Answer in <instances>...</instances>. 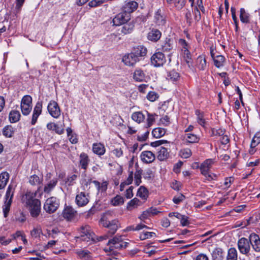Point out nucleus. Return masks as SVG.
Returning a JSON list of instances; mask_svg holds the SVG:
<instances>
[{
  "label": "nucleus",
  "mask_w": 260,
  "mask_h": 260,
  "mask_svg": "<svg viewBox=\"0 0 260 260\" xmlns=\"http://www.w3.org/2000/svg\"><path fill=\"white\" fill-rule=\"evenodd\" d=\"M92 151L94 153L101 156L105 154L106 149L103 144L101 143H93L92 145Z\"/></svg>",
  "instance_id": "22"
},
{
  "label": "nucleus",
  "mask_w": 260,
  "mask_h": 260,
  "mask_svg": "<svg viewBox=\"0 0 260 260\" xmlns=\"http://www.w3.org/2000/svg\"><path fill=\"white\" fill-rule=\"evenodd\" d=\"M32 105V98L30 95L24 96L21 100V106Z\"/></svg>",
  "instance_id": "55"
},
{
  "label": "nucleus",
  "mask_w": 260,
  "mask_h": 260,
  "mask_svg": "<svg viewBox=\"0 0 260 260\" xmlns=\"http://www.w3.org/2000/svg\"><path fill=\"white\" fill-rule=\"evenodd\" d=\"M133 78L136 81L142 82L145 80V74L141 69H137L133 74Z\"/></svg>",
  "instance_id": "26"
},
{
  "label": "nucleus",
  "mask_w": 260,
  "mask_h": 260,
  "mask_svg": "<svg viewBox=\"0 0 260 260\" xmlns=\"http://www.w3.org/2000/svg\"><path fill=\"white\" fill-rule=\"evenodd\" d=\"M169 156V152L167 148L161 147L158 151L157 158L160 161L166 160Z\"/></svg>",
  "instance_id": "28"
},
{
  "label": "nucleus",
  "mask_w": 260,
  "mask_h": 260,
  "mask_svg": "<svg viewBox=\"0 0 260 260\" xmlns=\"http://www.w3.org/2000/svg\"><path fill=\"white\" fill-rule=\"evenodd\" d=\"M23 200L28 207L31 215L34 217H37L41 211V202L34 198L33 193L27 192L23 197Z\"/></svg>",
  "instance_id": "1"
},
{
  "label": "nucleus",
  "mask_w": 260,
  "mask_h": 260,
  "mask_svg": "<svg viewBox=\"0 0 260 260\" xmlns=\"http://www.w3.org/2000/svg\"><path fill=\"white\" fill-rule=\"evenodd\" d=\"M59 205V200L52 197L46 200L44 205V209L48 213H52L58 209Z\"/></svg>",
  "instance_id": "7"
},
{
  "label": "nucleus",
  "mask_w": 260,
  "mask_h": 260,
  "mask_svg": "<svg viewBox=\"0 0 260 260\" xmlns=\"http://www.w3.org/2000/svg\"><path fill=\"white\" fill-rule=\"evenodd\" d=\"M43 177L37 175H33L29 178V183L32 186H37L42 183Z\"/></svg>",
  "instance_id": "30"
},
{
  "label": "nucleus",
  "mask_w": 260,
  "mask_h": 260,
  "mask_svg": "<svg viewBox=\"0 0 260 260\" xmlns=\"http://www.w3.org/2000/svg\"><path fill=\"white\" fill-rule=\"evenodd\" d=\"M47 109L49 114L53 117L58 118L60 116L61 111L58 104L55 101H50L48 105Z\"/></svg>",
  "instance_id": "9"
},
{
  "label": "nucleus",
  "mask_w": 260,
  "mask_h": 260,
  "mask_svg": "<svg viewBox=\"0 0 260 260\" xmlns=\"http://www.w3.org/2000/svg\"><path fill=\"white\" fill-rule=\"evenodd\" d=\"M161 36V32L158 29H152L147 35V39L154 42H157L159 40Z\"/></svg>",
  "instance_id": "21"
},
{
  "label": "nucleus",
  "mask_w": 260,
  "mask_h": 260,
  "mask_svg": "<svg viewBox=\"0 0 260 260\" xmlns=\"http://www.w3.org/2000/svg\"><path fill=\"white\" fill-rule=\"evenodd\" d=\"M142 170L141 169L137 170L135 173V184L138 186L141 182V175Z\"/></svg>",
  "instance_id": "52"
},
{
  "label": "nucleus",
  "mask_w": 260,
  "mask_h": 260,
  "mask_svg": "<svg viewBox=\"0 0 260 260\" xmlns=\"http://www.w3.org/2000/svg\"><path fill=\"white\" fill-rule=\"evenodd\" d=\"M106 0H92L88 3V6L90 7H96L100 6L105 2Z\"/></svg>",
  "instance_id": "58"
},
{
  "label": "nucleus",
  "mask_w": 260,
  "mask_h": 260,
  "mask_svg": "<svg viewBox=\"0 0 260 260\" xmlns=\"http://www.w3.org/2000/svg\"><path fill=\"white\" fill-rule=\"evenodd\" d=\"M139 61L138 58L132 52L125 54L122 57V61L124 64L129 67H133Z\"/></svg>",
  "instance_id": "13"
},
{
  "label": "nucleus",
  "mask_w": 260,
  "mask_h": 260,
  "mask_svg": "<svg viewBox=\"0 0 260 260\" xmlns=\"http://www.w3.org/2000/svg\"><path fill=\"white\" fill-rule=\"evenodd\" d=\"M80 229L82 240L87 242L89 241L90 240H94V234L91 231L90 228L88 225L82 226Z\"/></svg>",
  "instance_id": "11"
},
{
  "label": "nucleus",
  "mask_w": 260,
  "mask_h": 260,
  "mask_svg": "<svg viewBox=\"0 0 260 260\" xmlns=\"http://www.w3.org/2000/svg\"><path fill=\"white\" fill-rule=\"evenodd\" d=\"M112 152L113 155L118 158H119L123 155V151L121 148H115Z\"/></svg>",
  "instance_id": "64"
},
{
  "label": "nucleus",
  "mask_w": 260,
  "mask_h": 260,
  "mask_svg": "<svg viewBox=\"0 0 260 260\" xmlns=\"http://www.w3.org/2000/svg\"><path fill=\"white\" fill-rule=\"evenodd\" d=\"M109 215L110 214L107 213L104 215L101 218L100 222L103 226L109 229L108 234L109 236H112L120 227V223L117 219L109 220L108 217Z\"/></svg>",
  "instance_id": "3"
},
{
  "label": "nucleus",
  "mask_w": 260,
  "mask_h": 260,
  "mask_svg": "<svg viewBox=\"0 0 260 260\" xmlns=\"http://www.w3.org/2000/svg\"><path fill=\"white\" fill-rule=\"evenodd\" d=\"M123 26L121 28V32L126 35L131 33L134 27V25L132 22L125 23L123 24Z\"/></svg>",
  "instance_id": "37"
},
{
  "label": "nucleus",
  "mask_w": 260,
  "mask_h": 260,
  "mask_svg": "<svg viewBox=\"0 0 260 260\" xmlns=\"http://www.w3.org/2000/svg\"><path fill=\"white\" fill-rule=\"evenodd\" d=\"M131 19L130 14L125 13L124 11L118 14L113 19V24L118 26L125 23Z\"/></svg>",
  "instance_id": "8"
},
{
  "label": "nucleus",
  "mask_w": 260,
  "mask_h": 260,
  "mask_svg": "<svg viewBox=\"0 0 260 260\" xmlns=\"http://www.w3.org/2000/svg\"><path fill=\"white\" fill-rule=\"evenodd\" d=\"M180 44L182 46V51L183 53L184 58L186 62L189 63L191 59V55L187 47V44L184 39H180L179 41Z\"/></svg>",
  "instance_id": "17"
},
{
  "label": "nucleus",
  "mask_w": 260,
  "mask_h": 260,
  "mask_svg": "<svg viewBox=\"0 0 260 260\" xmlns=\"http://www.w3.org/2000/svg\"><path fill=\"white\" fill-rule=\"evenodd\" d=\"M196 114L197 116V122L198 123L202 126L205 127L206 125V121L204 118V114L202 112H201L199 110H196Z\"/></svg>",
  "instance_id": "41"
},
{
  "label": "nucleus",
  "mask_w": 260,
  "mask_h": 260,
  "mask_svg": "<svg viewBox=\"0 0 260 260\" xmlns=\"http://www.w3.org/2000/svg\"><path fill=\"white\" fill-rule=\"evenodd\" d=\"M148 100L150 102H154L159 98V95L157 93L154 91H149L146 96Z\"/></svg>",
  "instance_id": "54"
},
{
  "label": "nucleus",
  "mask_w": 260,
  "mask_h": 260,
  "mask_svg": "<svg viewBox=\"0 0 260 260\" xmlns=\"http://www.w3.org/2000/svg\"><path fill=\"white\" fill-rule=\"evenodd\" d=\"M42 111V103L41 102H38L33 110L31 124L32 125H35L37 121L38 118L40 115Z\"/></svg>",
  "instance_id": "14"
},
{
  "label": "nucleus",
  "mask_w": 260,
  "mask_h": 260,
  "mask_svg": "<svg viewBox=\"0 0 260 260\" xmlns=\"http://www.w3.org/2000/svg\"><path fill=\"white\" fill-rule=\"evenodd\" d=\"M145 118V114L141 111L135 112L132 115V119L139 123L143 122Z\"/></svg>",
  "instance_id": "27"
},
{
  "label": "nucleus",
  "mask_w": 260,
  "mask_h": 260,
  "mask_svg": "<svg viewBox=\"0 0 260 260\" xmlns=\"http://www.w3.org/2000/svg\"><path fill=\"white\" fill-rule=\"evenodd\" d=\"M145 113L147 115L146 119L147 126V127H150L155 122L156 117L157 116V115L156 114L149 113L147 111H146Z\"/></svg>",
  "instance_id": "44"
},
{
  "label": "nucleus",
  "mask_w": 260,
  "mask_h": 260,
  "mask_svg": "<svg viewBox=\"0 0 260 260\" xmlns=\"http://www.w3.org/2000/svg\"><path fill=\"white\" fill-rule=\"evenodd\" d=\"M138 7V3L134 1H128L126 2L123 7L122 10L125 13L130 14L135 11Z\"/></svg>",
  "instance_id": "16"
},
{
  "label": "nucleus",
  "mask_w": 260,
  "mask_h": 260,
  "mask_svg": "<svg viewBox=\"0 0 260 260\" xmlns=\"http://www.w3.org/2000/svg\"><path fill=\"white\" fill-rule=\"evenodd\" d=\"M250 243L252 249L256 252H260V238L255 233H251L249 236Z\"/></svg>",
  "instance_id": "12"
},
{
  "label": "nucleus",
  "mask_w": 260,
  "mask_h": 260,
  "mask_svg": "<svg viewBox=\"0 0 260 260\" xmlns=\"http://www.w3.org/2000/svg\"><path fill=\"white\" fill-rule=\"evenodd\" d=\"M144 228L149 229V228L147 226L141 223L140 224H137L136 226H134V225L127 226L124 230V231L128 232L131 231H140Z\"/></svg>",
  "instance_id": "46"
},
{
  "label": "nucleus",
  "mask_w": 260,
  "mask_h": 260,
  "mask_svg": "<svg viewBox=\"0 0 260 260\" xmlns=\"http://www.w3.org/2000/svg\"><path fill=\"white\" fill-rule=\"evenodd\" d=\"M249 14L246 12L244 8L240 10V19L242 22L247 23L249 22Z\"/></svg>",
  "instance_id": "36"
},
{
  "label": "nucleus",
  "mask_w": 260,
  "mask_h": 260,
  "mask_svg": "<svg viewBox=\"0 0 260 260\" xmlns=\"http://www.w3.org/2000/svg\"><path fill=\"white\" fill-rule=\"evenodd\" d=\"M137 196L142 199L145 200L148 196V190L144 186H141L138 190Z\"/></svg>",
  "instance_id": "42"
},
{
  "label": "nucleus",
  "mask_w": 260,
  "mask_h": 260,
  "mask_svg": "<svg viewBox=\"0 0 260 260\" xmlns=\"http://www.w3.org/2000/svg\"><path fill=\"white\" fill-rule=\"evenodd\" d=\"M128 243L123 241L121 236H116L110 239L107 244V247L104 249L106 252L114 253L118 250L125 248Z\"/></svg>",
  "instance_id": "2"
},
{
  "label": "nucleus",
  "mask_w": 260,
  "mask_h": 260,
  "mask_svg": "<svg viewBox=\"0 0 260 260\" xmlns=\"http://www.w3.org/2000/svg\"><path fill=\"white\" fill-rule=\"evenodd\" d=\"M140 205V200L135 198L133 200H131L127 205V209L128 210H132L133 209L137 207L138 206Z\"/></svg>",
  "instance_id": "43"
},
{
  "label": "nucleus",
  "mask_w": 260,
  "mask_h": 260,
  "mask_svg": "<svg viewBox=\"0 0 260 260\" xmlns=\"http://www.w3.org/2000/svg\"><path fill=\"white\" fill-rule=\"evenodd\" d=\"M160 122L165 126H168L171 123L170 118L168 116L165 115L160 118Z\"/></svg>",
  "instance_id": "61"
},
{
  "label": "nucleus",
  "mask_w": 260,
  "mask_h": 260,
  "mask_svg": "<svg viewBox=\"0 0 260 260\" xmlns=\"http://www.w3.org/2000/svg\"><path fill=\"white\" fill-rule=\"evenodd\" d=\"M166 129L161 127L154 128L152 132V135L154 138H159L165 135Z\"/></svg>",
  "instance_id": "40"
},
{
  "label": "nucleus",
  "mask_w": 260,
  "mask_h": 260,
  "mask_svg": "<svg viewBox=\"0 0 260 260\" xmlns=\"http://www.w3.org/2000/svg\"><path fill=\"white\" fill-rule=\"evenodd\" d=\"M185 199V196L182 194L175 196L173 199V201L175 204H178Z\"/></svg>",
  "instance_id": "62"
},
{
  "label": "nucleus",
  "mask_w": 260,
  "mask_h": 260,
  "mask_svg": "<svg viewBox=\"0 0 260 260\" xmlns=\"http://www.w3.org/2000/svg\"><path fill=\"white\" fill-rule=\"evenodd\" d=\"M77 254L82 260H88L91 258V253L87 250L78 251L77 252Z\"/></svg>",
  "instance_id": "35"
},
{
  "label": "nucleus",
  "mask_w": 260,
  "mask_h": 260,
  "mask_svg": "<svg viewBox=\"0 0 260 260\" xmlns=\"http://www.w3.org/2000/svg\"><path fill=\"white\" fill-rule=\"evenodd\" d=\"M197 66L198 68L201 70H204L206 67V60L202 56H199L197 58Z\"/></svg>",
  "instance_id": "50"
},
{
  "label": "nucleus",
  "mask_w": 260,
  "mask_h": 260,
  "mask_svg": "<svg viewBox=\"0 0 260 260\" xmlns=\"http://www.w3.org/2000/svg\"><path fill=\"white\" fill-rule=\"evenodd\" d=\"M200 137L196 135L188 133L186 135L185 141L188 143H194L199 142Z\"/></svg>",
  "instance_id": "34"
},
{
  "label": "nucleus",
  "mask_w": 260,
  "mask_h": 260,
  "mask_svg": "<svg viewBox=\"0 0 260 260\" xmlns=\"http://www.w3.org/2000/svg\"><path fill=\"white\" fill-rule=\"evenodd\" d=\"M9 179V174L6 172H2L0 174V189L4 188Z\"/></svg>",
  "instance_id": "31"
},
{
  "label": "nucleus",
  "mask_w": 260,
  "mask_h": 260,
  "mask_svg": "<svg viewBox=\"0 0 260 260\" xmlns=\"http://www.w3.org/2000/svg\"><path fill=\"white\" fill-rule=\"evenodd\" d=\"M224 134V131L221 128L216 129L213 128L211 129V135L216 136H221Z\"/></svg>",
  "instance_id": "59"
},
{
  "label": "nucleus",
  "mask_w": 260,
  "mask_h": 260,
  "mask_svg": "<svg viewBox=\"0 0 260 260\" xmlns=\"http://www.w3.org/2000/svg\"><path fill=\"white\" fill-rule=\"evenodd\" d=\"M155 236L154 232H144L140 234L139 238L141 240H144Z\"/></svg>",
  "instance_id": "53"
},
{
  "label": "nucleus",
  "mask_w": 260,
  "mask_h": 260,
  "mask_svg": "<svg viewBox=\"0 0 260 260\" xmlns=\"http://www.w3.org/2000/svg\"><path fill=\"white\" fill-rule=\"evenodd\" d=\"M173 41L169 38H166L164 44L162 45L164 51H169L173 48Z\"/></svg>",
  "instance_id": "49"
},
{
  "label": "nucleus",
  "mask_w": 260,
  "mask_h": 260,
  "mask_svg": "<svg viewBox=\"0 0 260 260\" xmlns=\"http://www.w3.org/2000/svg\"><path fill=\"white\" fill-rule=\"evenodd\" d=\"M141 160L146 164L153 162L155 159V155L150 151H144L140 155Z\"/></svg>",
  "instance_id": "15"
},
{
  "label": "nucleus",
  "mask_w": 260,
  "mask_h": 260,
  "mask_svg": "<svg viewBox=\"0 0 260 260\" xmlns=\"http://www.w3.org/2000/svg\"><path fill=\"white\" fill-rule=\"evenodd\" d=\"M260 143V131H258L255 133L254 137L252 138L251 143V146L256 147L258 144Z\"/></svg>",
  "instance_id": "51"
},
{
  "label": "nucleus",
  "mask_w": 260,
  "mask_h": 260,
  "mask_svg": "<svg viewBox=\"0 0 260 260\" xmlns=\"http://www.w3.org/2000/svg\"><path fill=\"white\" fill-rule=\"evenodd\" d=\"M110 203L114 206H120L124 203V199L121 196L117 195L111 200Z\"/></svg>",
  "instance_id": "38"
},
{
  "label": "nucleus",
  "mask_w": 260,
  "mask_h": 260,
  "mask_svg": "<svg viewBox=\"0 0 260 260\" xmlns=\"http://www.w3.org/2000/svg\"><path fill=\"white\" fill-rule=\"evenodd\" d=\"M214 63L216 67L219 68L223 67L225 61V58L223 56L219 55H217L214 58Z\"/></svg>",
  "instance_id": "39"
},
{
  "label": "nucleus",
  "mask_w": 260,
  "mask_h": 260,
  "mask_svg": "<svg viewBox=\"0 0 260 260\" xmlns=\"http://www.w3.org/2000/svg\"><path fill=\"white\" fill-rule=\"evenodd\" d=\"M89 162V159L88 155L85 153H82L80 155V166L84 169L86 170Z\"/></svg>",
  "instance_id": "25"
},
{
  "label": "nucleus",
  "mask_w": 260,
  "mask_h": 260,
  "mask_svg": "<svg viewBox=\"0 0 260 260\" xmlns=\"http://www.w3.org/2000/svg\"><path fill=\"white\" fill-rule=\"evenodd\" d=\"M180 78L179 74L176 71L173 70L168 74L167 79L172 82L177 81Z\"/></svg>",
  "instance_id": "47"
},
{
  "label": "nucleus",
  "mask_w": 260,
  "mask_h": 260,
  "mask_svg": "<svg viewBox=\"0 0 260 260\" xmlns=\"http://www.w3.org/2000/svg\"><path fill=\"white\" fill-rule=\"evenodd\" d=\"M155 22L158 25H164L166 23L165 17L162 15L161 11L159 9L158 10L154 16Z\"/></svg>",
  "instance_id": "29"
},
{
  "label": "nucleus",
  "mask_w": 260,
  "mask_h": 260,
  "mask_svg": "<svg viewBox=\"0 0 260 260\" xmlns=\"http://www.w3.org/2000/svg\"><path fill=\"white\" fill-rule=\"evenodd\" d=\"M58 182V179L56 178H53L46 183L44 187V192L45 193L49 194L54 188Z\"/></svg>",
  "instance_id": "23"
},
{
  "label": "nucleus",
  "mask_w": 260,
  "mask_h": 260,
  "mask_svg": "<svg viewBox=\"0 0 260 260\" xmlns=\"http://www.w3.org/2000/svg\"><path fill=\"white\" fill-rule=\"evenodd\" d=\"M3 134L6 137H12L14 134L13 127L11 125L5 126L3 130Z\"/></svg>",
  "instance_id": "45"
},
{
  "label": "nucleus",
  "mask_w": 260,
  "mask_h": 260,
  "mask_svg": "<svg viewBox=\"0 0 260 260\" xmlns=\"http://www.w3.org/2000/svg\"><path fill=\"white\" fill-rule=\"evenodd\" d=\"M149 132L148 131L146 132L142 135H139L137 136V140L139 141L144 142L147 140L148 137Z\"/></svg>",
  "instance_id": "63"
},
{
  "label": "nucleus",
  "mask_w": 260,
  "mask_h": 260,
  "mask_svg": "<svg viewBox=\"0 0 260 260\" xmlns=\"http://www.w3.org/2000/svg\"><path fill=\"white\" fill-rule=\"evenodd\" d=\"M212 260H223V250L221 248L217 247L211 253Z\"/></svg>",
  "instance_id": "24"
},
{
  "label": "nucleus",
  "mask_w": 260,
  "mask_h": 260,
  "mask_svg": "<svg viewBox=\"0 0 260 260\" xmlns=\"http://www.w3.org/2000/svg\"><path fill=\"white\" fill-rule=\"evenodd\" d=\"M226 260H238V253L236 248H230L228 250Z\"/></svg>",
  "instance_id": "33"
},
{
  "label": "nucleus",
  "mask_w": 260,
  "mask_h": 260,
  "mask_svg": "<svg viewBox=\"0 0 260 260\" xmlns=\"http://www.w3.org/2000/svg\"><path fill=\"white\" fill-rule=\"evenodd\" d=\"M88 194H86L85 192H81L76 196V204L80 207L85 206L88 202Z\"/></svg>",
  "instance_id": "19"
},
{
  "label": "nucleus",
  "mask_w": 260,
  "mask_h": 260,
  "mask_svg": "<svg viewBox=\"0 0 260 260\" xmlns=\"http://www.w3.org/2000/svg\"><path fill=\"white\" fill-rule=\"evenodd\" d=\"M214 161L212 159H207L205 160L200 167L201 174L204 175L206 179L211 181L216 180L217 175L213 173H210L209 171L212 166L214 164Z\"/></svg>",
  "instance_id": "4"
},
{
  "label": "nucleus",
  "mask_w": 260,
  "mask_h": 260,
  "mask_svg": "<svg viewBox=\"0 0 260 260\" xmlns=\"http://www.w3.org/2000/svg\"><path fill=\"white\" fill-rule=\"evenodd\" d=\"M14 188L12 186L9 185L7 188L5 195V201L3 206L4 216L6 218L8 216L10 207L12 204V199L14 194Z\"/></svg>",
  "instance_id": "5"
},
{
  "label": "nucleus",
  "mask_w": 260,
  "mask_h": 260,
  "mask_svg": "<svg viewBox=\"0 0 260 260\" xmlns=\"http://www.w3.org/2000/svg\"><path fill=\"white\" fill-rule=\"evenodd\" d=\"M251 244L249 239L246 238H241L238 241V247L240 252L247 256L251 255L250 251L251 250Z\"/></svg>",
  "instance_id": "6"
},
{
  "label": "nucleus",
  "mask_w": 260,
  "mask_h": 260,
  "mask_svg": "<svg viewBox=\"0 0 260 260\" xmlns=\"http://www.w3.org/2000/svg\"><path fill=\"white\" fill-rule=\"evenodd\" d=\"M76 214V211L71 206H67L62 212V216L67 220H72Z\"/></svg>",
  "instance_id": "18"
},
{
  "label": "nucleus",
  "mask_w": 260,
  "mask_h": 260,
  "mask_svg": "<svg viewBox=\"0 0 260 260\" xmlns=\"http://www.w3.org/2000/svg\"><path fill=\"white\" fill-rule=\"evenodd\" d=\"M192 152L189 148H183L179 151V155L183 158H188L191 156Z\"/></svg>",
  "instance_id": "48"
},
{
  "label": "nucleus",
  "mask_w": 260,
  "mask_h": 260,
  "mask_svg": "<svg viewBox=\"0 0 260 260\" xmlns=\"http://www.w3.org/2000/svg\"><path fill=\"white\" fill-rule=\"evenodd\" d=\"M16 221L20 222H23L25 221V217L23 214V213L19 212H17L15 215V219Z\"/></svg>",
  "instance_id": "60"
},
{
  "label": "nucleus",
  "mask_w": 260,
  "mask_h": 260,
  "mask_svg": "<svg viewBox=\"0 0 260 260\" xmlns=\"http://www.w3.org/2000/svg\"><path fill=\"white\" fill-rule=\"evenodd\" d=\"M166 61L164 54L160 52H156L151 57L152 64L156 67L163 66Z\"/></svg>",
  "instance_id": "10"
},
{
  "label": "nucleus",
  "mask_w": 260,
  "mask_h": 260,
  "mask_svg": "<svg viewBox=\"0 0 260 260\" xmlns=\"http://www.w3.org/2000/svg\"><path fill=\"white\" fill-rule=\"evenodd\" d=\"M185 0H175L174 5L175 7L178 10L182 9L185 5Z\"/></svg>",
  "instance_id": "56"
},
{
  "label": "nucleus",
  "mask_w": 260,
  "mask_h": 260,
  "mask_svg": "<svg viewBox=\"0 0 260 260\" xmlns=\"http://www.w3.org/2000/svg\"><path fill=\"white\" fill-rule=\"evenodd\" d=\"M20 118V114L18 111L12 110L9 114V120L11 123L18 121Z\"/></svg>",
  "instance_id": "32"
},
{
  "label": "nucleus",
  "mask_w": 260,
  "mask_h": 260,
  "mask_svg": "<svg viewBox=\"0 0 260 260\" xmlns=\"http://www.w3.org/2000/svg\"><path fill=\"white\" fill-rule=\"evenodd\" d=\"M21 109L22 114L24 115H27L32 109V105L21 106Z\"/></svg>",
  "instance_id": "57"
},
{
  "label": "nucleus",
  "mask_w": 260,
  "mask_h": 260,
  "mask_svg": "<svg viewBox=\"0 0 260 260\" xmlns=\"http://www.w3.org/2000/svg\"><path fill=\"white\" fill-rule=\"evenodd\" d=\"M132 52L140 60V57H144L146 55L147 50L144 46L139 45L134 47Z\"/></svg>",
  "instance_id": "20"
}]
</instances>
